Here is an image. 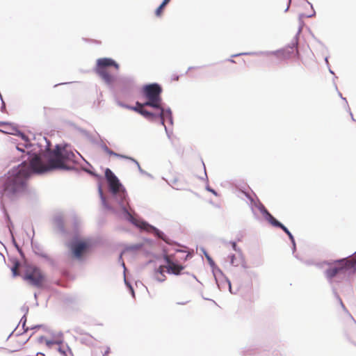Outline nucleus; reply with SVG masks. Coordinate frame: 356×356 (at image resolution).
<instances>
[{
    "instance_id": "1",
    "label": "nucleus",
    "mask_w": 356,
    "mask_h": 356,
    "mask_svg": "<svg viewBox=\"0 0 356 356\" xmlns=\"http://www.w3.org/2000/svg\"><path fill=\"white\" fill-rule=\"evenodd\" d=\"M45 151H42V143H39L40 149L28 153L17 166L10 170L3 179L2 195L10 200L19 198L26 190L27 180L32 175H43L54 170L71 171L75 167L70 163H76L74 152L68 149L67 144H57L54 149L51 143L45 138Z\"/></svg>"
},
{
    "instance_id": "2",
    "label": "nucleus",
    "mask_w": 356,
    "mask_h": 356,
    "mask_svg": "<svg viewBox=\"0 0 356 356\" xmlns=\"http://www.w3.org/2000/svg\"><path fill=\"white\" fill-rule=\"evenodd\" d=\"M105 178L107 182L108 197L104 194L100 183L98 184V193L102 204L106 210L117 213L113 205H118L121 208L120 216L122 218L136 227L153 234L155 237L161 239L166 244L171 245L172 243V241L162 231L145 220L136 218L127 209L129 197L127 191L111 169L106 168L105 170Z\"/></svg>"
},
{
    "instance_id": "3",
    "label": "nucleus",
    "mask_w": 356,
    "mask_h": 356,
    "mask_svg": "<svg viewBox=\"0 0 356 356\" xmlns=\"http://www.w3.org/2000/svg\"><path fill=\"white\" fill-rule=\"evenodd\" d=\"M355 254V257L354 258H350L349 256L343 259L323 261L316 264L319 268H323L324 266L327 267L323 273L324 277L331 286L334 297L346 312H348V310L337 293V286L341 283L343 277L348 271L356 272V252Z\"/></svg>"
},
{
    "instance_id": "4",
    "label": "nucleus",
    "mask_w": 356,
    "mask_h": 356,
    "mask_svg": "<svg viewBox=\"0 0 356 356\" xmlns=\"http://www.w3.org/2000/svg\"><path fill=\"white\" fill-rule=\"evenodd\" d=\"M301 29L300 28L298 32H300ZM298 33L293 38L290 44L286 47L278 49L276 51H250V52H243L239 54H236L232 56V57H238L243 55H250V56H270L274 55L277 58L281 60H286L291 57V54L293 53L294 49L298 51Z\"/></svg>"
},
{
    "instance_id": "5",
    "label": "nucleus",
    "mask_w": 356,
    "mask_h": 356,
    "mask_svg": "<svg viewBox=\"0 0 356 356\" xmlns=\"http://www.w3.org/2000/svg\"><path fill=\"white\" fill-rule=\"evenodd\" d=\"M162 87L157 83L145 85L141 90L142 95L146 99L144 105L151 108L163 106L161 99Z\"/></svg>"
},
{
    "instance_id": "6",
    "label": "nucleus",
    "mask_w": 356,
    "mask_h": 356,
    "mask_svg": "<svg viewBox=\"0 0 356 356\" xmlns=\"http://www.w3.org/2000/svg\"><path fill=\"white\" fill-rule=\"evenodd\" d=\"M154 111H149L144 108L141 110L140 115L146 119L152 122H159L161 124L168 122L170 125L172 124V111L170 108H165L164 106H159V108H153Z\"/></svg>"
},
{
    "instance_id": "7",
    "label": "nucleus",
    "mask_w": 356,
    "mask_h": 356,
    "mask_svg": "<svg viewBox=\"0 0 356 356\" xmlns=\"http://www.w3.org/2000/svg\"><path fill=\"white\" fill-rule=\"evenodd\" d=\"M11 129H12L11 131H2L1 129H0V131L2 133L6 134L14 135V136H17L20 137L21 139L24 141L25 143H24V146L26 148H29L31 147H33L31 150L27 152L26 156H22L23 160L27 159L29 152H33L35 149L37 152H38V150L40 149V147H39L40 146L38 145L39 143H42L43 145H46V143L44 142H42V138H44V136H40V138L38 139V142L37 143H35V144L31 143L29 137L24 133H23L22 131L19 130L17 128H16L15 127H11ZM45 138L48 141L50 142V140H48L46 137H45ZM44 149H45V146H42V151L44 152L45 151Z\"/></svg>"
},
{
    "instance_id": "8",
    "label": "nucleus",
    "mask_w": 356,
    "mask_h": 356,
    "mask_svg": "<svg viewBox=\"0 0 356 356\" xmlns=\"http://www.w3.org/2000/svg\"><path fill=\"white\" fill-rule=\"evenodd\" d=\"M164 259L166 265L160 266L158 268H156L153 275L154 278L159 282H162L165 280L164 274L165 271L169 274L178 275V264L173 262L167 254H165Z\"/></svg>"
},
{
    "instance_id": "9",
    "label": "nucleus",
    "mask_w": 356,
    "mask_h": 356,
    "mask_svg": "<svg viewBox=\"0 0 356 356\" xmlns=\"http://www.w3.org/2000/svg\"><path fill=\"white\" fill-rule=\"evenodd\" d=\"M24 279L31 285L40 288L42 285L44 276L40 269L36 266H29L26 268Z\"/></svg>"
},
{
    "instance_id": "10",
    "label": "nucleus",
    "mask_w": 356,
    "mask_h": 356,
    "mask_svg": "<svg viewBox=\"0 0 356 356\" xmlns=\"http://www.w3.org/2000/svg\"><path fill=\"white\" fill-rule=\"evenodd\" d=\"M91 247L92 244L90 242L81 241L77 238H74L70 245L73 255L77 259L81 258Z\"/></svg>"
},
{
    "instance_id": "11",
    "label": "nucleus",
    "mask_w": 356,
    "mask_h": 356,
    "mask_svg": "<svg viewBox=\"0 0 356 356\" xmlns=\"http://www.w3.org/2000/svg\"><path fill=\"white\" fill-rule=\"evenodd\" d=\"M213 276L220 290H225L226 288H228L229 291L232 292L231 282L224 275L220 268H217L216 271L213 270Z\"/></svg>"
},
{
    "instance_id": "12",
    "label": "nucleus",
    "mask_w": 356,
    "mask_h": 356,
    "mask_svg": "<svg viewBox=\"0 0 356 356\" xmlns=\"http://www.w3.org/2000/svg\"><path fill=\"white\" fill-rule=\"evenodd\" d=\"M109 67H114L118 70L119 68V65L112 58H99L97 60L95 71L106 70V68Z\"/></svg>"
},
{
    "instance_id": "13",
    "label": "nucleus",
    "mask_w": 356,
    "mask_h": 356,
    "mask_svg": "<svg viewBox=\"0 0 356 356\" xmlns=\"http://www.w3.org/2000/svg\"><path fill=\"white\" fill-rule=\"evenodd\" d=\"M122 92L125 94L131 93L136 88L134 79L131 76L122 77L120 79Z\"/></svg>"
},
{
    "instance_id": "14",
    "label": "nucleus",
    "mask_w": 356,
    "mask_h": 356,
    "mask_svg": "<svg viewBox=\"0 0 356 356\" xmlns=\"http://www.w3.org/2000/svg\"><path fill=\"white\" fill-rule=\"evenodd\" d=\"M31 248L33 249V252L44 259L46 261H47L48 262L52 264L53 263V259L47 254L44 252V250H43V247L39 244L37 242H34L33 240L31 241Z\"/></svg>"
},
{
    "instance_id": "15",
    "label": "nucleus",
    "mask_w": 356,
    "mask_h": 356,
    "mask_svg": "<svg viewBox=\"0 0 356 356\" xmlns=\"http://www.w3.org/2000/svg\"><path fill=\"white\" fill-rule=\"evenodd\" d=\"M78 130L90 143L93 144H99V140L101 136L97 132H95V134H91L88 131L81 128H79Z\"/></svg>"
},
{
    "instance_id": "16",
    "label": "nucleus",
    "mask_w": 356,
    "mask_h": 356,
    "mask_svg": "<svg viewBox=\"0 0 356 356\" xmlns=\"http://www.w3.org/2000/svg\"><path fill=\"white\" fill-rule=\"evenodd\" d=\"M101 79L108 86L113 85L115 81V76L111 75L107 70L95 71Z\"/></svg>"
},
{
    "instance_id": "17",
    "label": "nucleus",
    "mask_w": 356,
    "mask_h": 356,
    "mask_svg": "<svg viewBox=\"0 0 356 356\" xmlns=\"http://www.w3.org/2000/svg\"><path fill=\"white\" fill-rule=\"evenodd\" d=\"M255 207L260 211L265 219L273 225L276 219L268 212L264 204L261 202H258L255 203Z\"/></svg>"
},
{
    "instance_id": "18",
    "label": "nucleus",
    "mask_w": 356,
    "mask_h": 356,
    "mask_svg": "<svg viewBox=\"0 0 356 356\" xmlns=\"http://www.w3.org/2000/svg\"><path fill=\"white\" fill-rule=\"evenodd\" d=\"M106 153H107L108 154L111 155V156H115V157H118V158H120V159H124L125 158H127V155H124V154H120L119 153H116L114 151L111 150V149H109L107 145L103 143L102 138H100L99 140V144H97Z\"/></svg>"
},
{
    "instance_id": "19",
    "label": "nucleus",
    "mask_w": 356,
    "mask_h": 356,
    "mask_svg": "<svg viewBox=\"0 0 356 356\" xmlns=\"http://www.w3.org/2000/svg\"><path fill=\"white\" fill-rule=\"evenodd\" d=\"M193 254V250H190L186 246L179 244V260L186 261L191 257Z\"/></svg>"
},
{
    "instance_id": "20",
    "label": "nucleus",
    "mask_w": 356,
    "mask_h": 356,
    "mask_svg": "<svg viewBox=\"0 0 356 356\" xmlns=\"http://www.w3.org/2000/svg\"><path fill=\"white\" fill-rule=\"evenodd\" d=\"M54 222L58 230L61 234H65L66 233V230L64 225V221L61 215L56 216L54 218Z\"/></svg>"
},
{
    "instance_id": "21",
    "label": "nucleus",
    "mask_w": 356,
    "mask_h": 356,
    "mask_svg": "<svg viewBox=\"0 0 356 356\" xmlns=\"http://www.w3.org/2000/svg\"><path fill=\"white\" fill-rule=\"evenodd\" d=\"M272 225L282 229L286 234V235H288L289 239H293V235L291 233V232L288 229V228L286 226H284L282 223L279 222L277 220H276Z\"/></svg>"
},
{
    "instance_id": "22",
    "label": "nucleus",
    "mask_w": 356,
    "mask_h": 356,
    "mask_svg": "<svg viewBox=\"0 0 356 356\" xmlns=\"http://www.w3.org/2000/svg\"><path fill=\"white\" fill-rule=\"evenodd\" d=\"M11 261L13 265L11 267L10 270L12 271L13 277H16L19 275V273L17 271V268L20 266L21 264L17 259H13Z\"/></svg>"
},
{
    "instance_id": "23",
    "label": "nucleus",
    "mask_w": 356,
    "mask_h": 356,
    "mask_svg": "<svg viewBox=\"0 0 356 356\" xmlns=\"http://www.w3.org/2000/svg\"><path fill=\"white\" fill-rule=\"evenodd\" d=\"M58 337L59 339H56V340H47L46 341V345L48 346V347H50L51 345L53 344H57V345H61L63 344V340H62V338H63V333L62 332H59L58 334Z\"/></svg>"
},
{
    "instance_id": "24",
    "label": "nucleus",
    "mask_w": 356,
    "mask_h": 356,
    "mask_svg": "<svg viewBox=\"0 0 356 356\" xmlns=\"http://www.w3.org/2000/svg\"><path fill=\"white\" fill-rule=\"evenodd\" d=\"M170 0H163L161 5L156 9L155 15L156 17H160L162 14L163 10L168 5Z\"/></svg>"
},
{
    "instance_id": "25",
    "label": "nucleus",
    "mask_w": 356,
    "mask_h": 356,
    "mask_svg": "<svg viewBox=\"0 0 356 356\" xmlns=\"http://www.w3.org/2000/svg\"><path fill=\"white\" fill-rule=\"evenodd\" d=\"M124 159H127V160H129L131 162H133L134 163L136 164V165L137 166L138 168V170L139 171V172L141 174V175H145L147 174V172L145 171L144 170H143L139 164V163L138 162V161H136L135 159L131 157V156H127V158H125Z\"/></svg>"
},
{
    "instance_id": "26",
    "label": "nucleus",
    "mask_w": 356,
    "mask_h": 356,
    "mask_svg": "<svg viewBox=\"0 0 356 356\" xmlns=\"http://www.w3.org/2000/svg\"><path fill=\"white\" fill-rule=\"evenodd\" d=\"M163 125L164 126L165 131L166 135L168 136V138L170 140V141L171 142V143L172 145H175L174 136H173L172 131L171 130H170L168 129V127L165 124Z\"/></svg>"
},
{
    "instance_id": "27",
    "label": "nucleus",
    "mask_w": 356,
    "mask_h": 356,
    "mask_svg": "<svg viewBox=\"0 0 356 356\" xmlns=\"http://www.w3.org/2000/svg\"><path fill=\"white\" fill-rule=\"evenodd\" d=\"M202 251L206 257V258L207 259L210 266L212 267L213 268V270H214L215 271H216V269L218 268L216 265H215V263L213 261V260L211 259V257L208 254V253L207 252V251L202 248Z\"/></svg>"
},
{
    "instance_id": "28",
    "label": "nucleus",
    "mask_w": 356,
    "mask_h": 356,
    "mask_svg": "<svg viewBox=\"0 0 356 356\" xmlns=\"http://www.w3.org/2000/svg\"><path fill=\"white\" fill-rule=\"evenodd\" d=\"M145 106L143 104H141L138 102H136V106H131L130 110L136 111L137 113L140 114L141 110H143V107Z\"/></svg>"
},
{
    "instance_id": "29",
    "label": "nucleus",
    "mask_w": 356,
    "mask_h": 356,
    "mask_svg": "<svg viewBox=\"0 0 356 356\" xmlns=\"http://www.w3.org/2000/svg\"><path fill=\"white\" fill-rule=\"evenodd\" d=\"M142 248H143V244L138 243V244L129 245V246L127 247L125 250H128V251L135 252V251L140 250Z\"/></svg>"
},
{
    "instance_id": "30",
    "label": "nucleus",
    "mask_w": 356,
    "mask_h": 356,
    "mask_svg": "<svg viewBox=\"0 0 356 356\" xmlns=\"http://www.w3.org/2000/svg\"><path fill=\"white\" fill-rule=\"evenodd\" d=\"M67 350L70 351V348L67 345L65 346V348L63 346H60L58 348V351L63 356H67Z\"/></svg>"
},
{
    "instance_id": "31",
    "label": "nucleus",
    "mask_w": 356,
    "mask_h": 356,
    "mask_svg": "<svg viewBox=\"0 0 356 356\" xmlns=\"http://www.w3.org/2000/svg\"><path fill=\"white\" fill-rule=\"evenodd\" d=\"M230 264L234 266H238L239 265V261L237 260L236 256L234 254L229 255Z\"/></svg>"
},
{
    "instance_id": "32",
    "label": "nucleus",
    "mask_w": 356,
    "mask_h": 356,
    "mask_svg": "<svg viewBox=\"0 0 356 356\" xmlns=\"http://www.w3.org/2000/svg\"><path fill=\"white\" fill-rule=\"evenodd\" d=\"M229 243L232 245L233 250L234 251H236V252H238L241 255V258L243 259L242 251H241V248H239L237 246L236 243L235 241H229Z\"/></svg>"
},
{
    "instance_id": "33",
    "label": "nucleus",
    "mask_w": 356,
    "mask_h": 356,
    "mask_svg": "<svg viewBox=\"0 0 356 356\" xmlns=\"http://www.w3.org/2000/svg\"><path fill=\"white\" fill-rule=\"evenodd\" d=\"M58 111L57 108H53L50 107H44V112L46 115H49L51 113H56Z\"/></svg>"
},
{
    "instance_id": "34",
    "label": "nucleus",
    "mask_w": 356,
    "mask_h": 356,
    "mask_svg": "<svg viewBox=\"0 0 356 356\" xmlns=\"http://www.w3.org/2000/svg\"><path fill=\"white\" fill-rule=\"evenodd\" d=\"M116 103H117V104H118L119 106H120V107H122V108H127V109H129V110H130V108H131V106H130V105H128V104H125V103H124V102H121V101H120V100H116Z\"/></svg>"
},
{
    "instance_id": "35",
    "label": "nucleus",
    "mask_w": 356,
    "mask_h": 356,
    "mask_svg": "<svg viewBox=\"0 0 356 356\" xmlns=\"http://www.w3.org/2000/svg\"><path fill=\"white\" fill-rule=\"evenodd\" d=\"M6 218L7 220V226H8L10 232H11V227H13V222H11L9 215L7 213H6Z\"/></svg>"
},
{
    "instance_id": "36",
    "label": "nucleus",
    "mask_w": 356,
    "mask_h": 356,
    "mask_svg": "<svg viewBox=\"0 0 356 356\" xmlns=\"http://www.w3.org/2000/svg\"><path fill=\"white\" fill-rule=\"evenodd\" d=\"M122 266L124 268V274L125 275V271L127 270L126 268V266H125V264H124V262L122 261ZM124 284H126V286L129 288V285H131V283L129 282H128L126 279V277L124 276Z\"/></svg>"
},
{
    "instance_id": "37",
    "label": "nucleus",
    "mask_w": 356,
    "mask_h": 356,
    "mask_svg": "<svg viewBox=\"0 0 356 356\" xmlns=\"http://www.w3.org/2000/svg\"><path fill=\"white\" fill-rule=\"evenodd\" d=\"M206 190L212 193L214 195L218 196V193L213 188H211L209 185H207Z\"/></svg>"
},
{
    "instance_id": "38",
    "label": "nucleus",
    "mask_w": 356,
    "mask_h": 356,
    "mask_svg": "<svg viewBox=\"0 0 356 356\" xmlns=\"http://www.w3.org/2000/svg\"><path fill=\"white\" fill-rule=\"evenodd\" d=\"M0 98H1V111L2 112H5V111H6V104H5V102H3V98H2V96H1V94H0Z\"/></svg>"
},
{
    "instance_id": "39",
    "label": "nucleus",
    "mask_w": 356,
    "mask_h": 356,
    "mask_svg": "<svg viewBox=\"0 0 356 356\" xmlns=\"http://www.w3.org/2000/svg\"><path fill=\"white\" fill-rule=\"evenodd\" d=\"M335 88L337 90L338 95L341 98V99H343L346 102V106H348V102H347L346 99L345 97H343L342 96V94L338 90V88H337V86L336 84H335Z\"/></svg>"
},
{
    "instance_id": "40",
    "label": "nucleus",
    "mask_w": 356,
    "mask_h": 356,
    "mask_svg": "<svg viewBox=\"0 0 356 356\" xmlns=\"http://www.w3.org/2000/svg\"><path fill=\"white\" fill-rule=\"evenodd\" d=\"M307 3L311 6V8L312 9V13H309V15H307L306 17H308V18H310V17H314L316 13H315V11L313 9L312 5L309 1H307Z\"/></svg>"
},
{
    "instance_id": "41",
    "label": "nucleus",
    "mask_w": 356,
    "mask_h": 356,
    "mask_svg": "<svg viewBox=\"0 0 356 356\" xmlns=\"http://www.w3.org/2000/svg\"><path fill=\"white\" fill-rule=\"evenodd\" d=\"M307 3L311 6V8L312 9V13H309V15H307L306 17H308V18H310V17H314L316 13H315V11L313 9L312 5L309 1H307Z\"/></svg>"
},
{
    "instance_id": "42",
    "label": "nucleus",
    "mask_w": 356,
    "mask_h": 356,
    "mask_svg": "<svg viewBox=\"0 0 356 356\" xmlns=\"http://www.w3.org/2000/svg\"><path fill=\"white\" fill-rule=\"evenodd\" d=\"M21 309H22V311L23 312H24V315L26 316V314H28V312H29V307H28V306H26V305H24V306H22V307Z\"/></svg>"
},
{
    "instance_id": "43",
    "label": "nucleus",
    "mask_w": 356,
    "mask_h": 356,
    "mask_svg": "<svg viewBox=\"0 0 356 356\" xmlns=\"http://www.w3.org/2000/svg\"><path fill=\"white\" fill-rule=\"evenodd\" d=\"M19 323L22 325L26 323V316L24 315L20 319Z\"/></svg>"
},
{
    "instance_id": "44",
    "label": "nucleus",
    "mask_w": 356,
    "mask_h": 356,
    "mask_svg": "<svg viewBox=\"0 0 356 356\" xmlns=\"http://www.w3.org/2000/svg\"><path fill=\"white\" fill-rule=\"evenodd\" d=\"M13 243L14 245V246L15 247V248L18 250L19 249H21V248L19 247V245L17 244V243L16 242V241L15 240L14 237H13Z\"/></svg>"
},
{
    "instance_id": "45",
    "label": "nucleus",
    "mask_w": 356,
    "mask_h": 356,
    "mask_svg": "<svg viewBox=\"0 0 356 356\" xmlns=\"http://www.w3.org/2000/svg\"><path fill=\"white\" fill-rule=\"evenodd\" d=\"M129 290L130 291V293H131V296L132 297H135V293H134V288L131 285H129Z\"/></svg>"
},
{
    "instance_id": "46",
    "label": "nucleus",
    "mask_w": 356,
    "mask_h": 356,
    "mask_svg": "<svg viewBox=\"0 0 356 356\" xmlns=\"http://www.w3.org/2000/svg\"><path fill=\"white\" fill-rule=\"evenodd\" d=\"M17 251H18L20 257H22V259H25V254H24L23 250H22V248L18 250Z\"/></svg>"
},
{
    "instance_id": "47",
    "label": "nucleus",
    "mask_w": 356,
    "mask_h": 356,
    "mask_svg": "<svg viewBox=\"0 0 356 356\" xmlns=\"http://www.w3.org/2000/svg\"><path fill=\"white\" fill-rule=\"evenodd\" d=\"M347 109H348V112H349V113H350V115L351 116V119H352V120H353V121H355V118H354V117H353V113H352V112H351V111H350V107H349V106H348V105L347 106Z\"/></svg>"
},
{
    "instance_id": "48",
    "label": "nucleus",
    "mask_w": 356,
    "mask_h": 356,
    "mask_svg": "<svg viewBox=\"0 0 356 356\" xmlns=\"http://www.w3.org/2000/svg\"><path fill=\"white\" fill-rule=\"evenodd\" d=\"M22 329L24 330V332H26L30 328L26 326V324L22 325Z\"/></svg>"
},
{
    "instance_id": "49",
    "label": "nucleus",
    "mask_w": 356,
    "mask_h": 356,
    "mask_svg": "<svg viewBox=\"0 0 356 356\" xmlns=\"http://www.w3.org/2000/svg\"><path fill=\"white\" fill-rule=\"evenodd\" d=\"M110 352V348L107 347L106 350L103 353V356H106Z\"/></svg>"
},
{
    "instance_id": "50",
    "label": "nucleus",
    "mask_w": 356,
    "mask_h": 356,
    "mask_svg": "<svg viewBox=\"0 0 356 356\" xmlns=\"http://www.w3.org/2000/svg\"><path fill=\"white\" fill-rule=\"evenodd\" d=\"M42 327V325H35V326H33L31 327H30V330H35V329H37V328H40Z\"/></svg>"
},
{
    "instance_id": "51",
    "label": "nucleus",
    "mask_w": 356,
    "mask_h": 356,
    "mask_svg": "<svg viewBox=\"0 0 356 356\" xmlns=\"http://www.w3.org/2000/svg\"><path fill=\"white\" fill-rule=\"evenodd\" d=\"M10 122H0V126H1V125H5V126H6V125H10Z\"/></svg>"
},
{
    "instance_id": "52",
    "label": "nucleus",
    "mask_w": 356,
    "mask_h": 356,
    "mask_svg": "<svg viewBox=\"0 0 356 356\" xmlns=\"http://www.w3.org/2000/svg\"><path fill=\"white\" fill-rule=\"evenodd\" d=\"M16 149H17L19 152H22V153H24V152H25V151H24L22 148L19 147L18 145H17V146H16Z\"/></svg>"
},
{
    "instance_id": "53",
    "label": "nucleus",
    "mask_w": 356,
    "mask_h": 356,
    "mask_svg": "<svg viewBox=\"0 0 356 356\" xmlns=\"http://www.w3.org/2000/svg\"><path fill=\"white\" fill-rule=\"evenodd\" d=\"M8 127V128L5 130V131H11V127H14L13 125H12V124L10 123V125H6ZM2 131H3V129H1Z\"/></svg>"
},
{
    "instance_id": "54",
    "label": "nucleus",
    "mask_w": 356,
    "mask_h": 356,
    "mask_svg": "<svg viewBox=\"0 0 356 356\" xmlns=\"http://www.w3.org/2000/svg\"><path fill=\"white\" fill-rule=\"evenodd\" d=\"M203 165H204V163H203ZM204 171L205 179L208 181V177H207V175L205 166H204Z\"/></svg>"
},
{
    "instance_id": "55",
    "label": "nucleus",
    "mask_w": 356,
    "mask_h": 356,
    "mask_svg": "<svg viewBox=\"0 0 356 356\" xmlns=\"http://www.w3.org/2000/svg\"><path fill=\"white\" fill-rule=\"evenodd\" d=\"M145 175L146 177H149L150 179H153V176H152L150 173H149V172H147V174H145Z\"/></svg>"
},
{
    "instance_id": "56",
    "label": "nucleus",
    "mask_w": 356,
    "mask_h": 356,
    "mask_svg": "<svg viewBox=\"0 0 356 356\" xmlns=\"http://www.w3.org/2000/svg\"><path fill=\"white\" fill-rule=\"evenodd\" d=\"M45 339V337L44 336H41L40 338H39V341L40 342H42L43 340Z\"/></svg>"
},
{
    "instance_id": "57",
    "label": "nucleus",
    "mask_w": 356,
    "mask_h": 356,
    "mask_svg": "<svg viewBox=\"0 0 356 356\" xmlns=\"http://www.w3.org/2000/svg\"><path fill=\"white\" fill-rule=\"evenodd\" d=\"M184 267L179 264V275H181V270H183Z\"/></svg>"
},
{
    "instance_id": "58",
    "label": "nucleus",
    "mask_w": 356,
    "mask_h": 356,
    "mask_svg": "<svg viewBox=\"0 0 356 356\" xmlns=\"http://www.w3.org/2000/svg\"><path fill=\"white\" fill-rule=\"evenodd\" d=\"M325 63H326V64H327V67H329V63H328V58H327V57H325Z\"/></svg>"
},
{
    "instance_id": "59",
    "label": "nucleus",
    "mask_w": 356,
    "mask_h": 356,
    "mask_svg": "<svg viewBox=\"0 0 356 356\" xmlns=\"http://www.w3.org/2000/svg\"><path fill=\"white\" fill-rule=\"evenodd\" d=\"M290 241H291L292 245H296V242H295V239H294L293 236V239H290Z\"/></svg>"
},
{
    "instance_id": "60",
    "label": "nucleus",
    "mask_w": 356,
    "mask_h": 356,
    "mask_svg": "<svg viewBox=\"0 0 356 356\" xmlns=\"http://www.w3.org/2000/svg\"><path fill=\"white\" fill-rule=\"evenodd\" d=\"M291 0H289V5L287 6L286 8L285 9V10H284L285 12H286V11L289 10V5H290V3H291Z\"/></svg>"
},
{
    "instance_id": "61",
    "label": "nucleus",
    "mask_w": 356,
    "mask_h": 356,
    "mask_svg": "<svg viewBox=\"0 0 356 356\" xmlns=\"http://www.w3.org/2000/svg\"><path fill=\"white\" fill-rule=\"evenodd\" d=\"M173 80L178 81V75H173Z\"/></svg>"
},
{
    "instance_id": "62",
    "label": "nucleus",
    "mask_w": 356,
    "mask_h": 356,
    "mask_svg": "<svg viewBox=\"0 0 356 356\" xmlns=\"http://www.w3.org/2000/svg\"><path fill=\"white\" fill-rule=\"evenodd\" d=\"M329 72L330 74H334V72L330 69V67H328Z\"/></svg>"
},
{
    "instance_id": "63",
    "label": "nucleus",
    "mask_w": 356,
    "mask_h": 356,
    "mask_svg": "<svg viewBox=\"0 0 356 356\" xmlns=\"http://www.w3.org/2000/svg\"><path fill=\"white\" fill-rule=\"evenodd\" d=\"M296 245H293V248H292V250H293V253L294 254V252L296 250Z\"/></svg>"
},
{
    "instance_id": "64",
    "label": "nucleus",
    "mask_w": 356,
    "mask_h": 356,
    "mask_svg": "<svg viewBox=\"0 0 356 356\" xmlns=\"http://www.w3.org/2000/svg\"><path fill=\"white\" fill-rule=\"evenodd\" d=\"M14 331H13L8 337L7 339H8L13 334Z\"/></svg>"
}]
</instances>
